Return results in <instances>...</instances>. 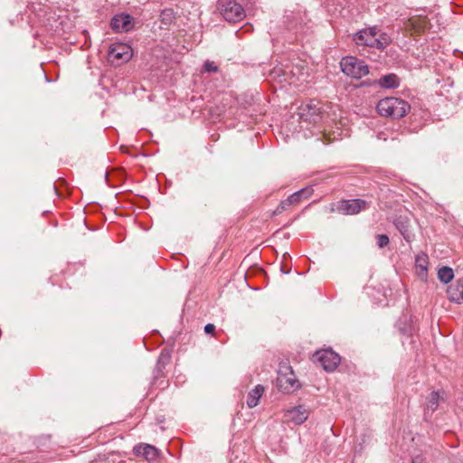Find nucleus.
<instances>
[{
	"label": "nucleus",
	"instance_id": "nucleus-1",
	"mask_svg": "<svg viewBox=\"0 0 463 463\" xmlns=\"http://www.w3.org/2000/svg\"><path fill=\"white\" fill-rule=\"evenodd\" d=\"M376 27H369L356 33L353 40L356 45H363L379 50L384 49L391 43V38L386 33H379Z\"/></svg>",
	"mask_w": 463,
	"mask_h": 463
},
{
	"label": "nucleus",
	"instance_id": "nucleus-2",
	"mask_svg": "<svg viewBox=\"0 0 463 463\" xmlns=\"http://www.w3.org/2000/svg\"><path fill=\"white\" fill-rule=\"evenodd\" d=\"M376 109L381 116L402 118L410 111L411 105L402 99L388 97L381 99Z\"/></svg>",
	"mask_w": 463,
	"mask_h": 463
},
{
	"label": "nucleus",
	"instance_id": "nucleus-3",
	"mask_svg": "<svg viewBox=\"0 0 463 463\" xmlns=\"http://www.w3.org/2000/svg\"><path fill=\"white\" fill-rule=\"evenodd\" d=\"M342 71L354 79H361L369 73V68L364 61L354 56L344 57L340 61Z\"/></svg>",
	"mask_w": 463,
	"mask_h": 463
},
{
	"label": "nucleus",
	"instance_id": "nucleus-4",
	"mask_svg": "<svg viewBox=\"0 0 463 463\" xmlns=\"http://www.w3.org/2000/svg\"><path fill=\"white\" fill-rule=\"evenodd\" d=\"M218 9L223 18L231 23L241 21L245 16L243 7L233 0H219Z\"/></svg>",
	"mask_w": 463,
	"mask_h": 463
},
{
	"label": "nucleus",
	"instance_id": "nucleus-5",
	"mask_svg": "<svg viewBox=\"0 0 463 463\" xmlns=\"http://www.w3.org/2000/svg\"><path fill=\"white\" fill-rule=\"evenodd\" d=\"M340 356L331 349L317 351L313 354L314 363L321 365L326 371H334L340 363Z\"/></svg>",
	"mask_w": 463,
	"mask_h": 463
},
{
	"label": "nucleus",
	"instance_id": "nucleus-6",
	"mask_svg": "<svg viewBox=\"0 0 463 463\" xmlns=\"http://www.w3.org/2000/svg\"><path fill=\"white\" fill-rule=\"evenodd\" d=\"M277 383L278 386L285 392H292L299 387L298 381L288 366L280 367Z\"/></svg>",
	"mask_w": 463,
	"mask_h": 463
},
{
	"label": "nucleus",
	"instance_id": "nucleus-7",
	"mask_svg": "<svg viewBox=\"0 0 463 463\" xmlns=\"http://www.w3.org/2000/svg\"><path fill=\"white\" fill-rule=\"evenodd\" d=\"M109 57L112 61H128L132 57V49L126 43H114L109 47Z\"/></svg>",
	"mask_w": 463,
	"mask_h": 463
},
{
	"label": "nucleus",
	"instance_id": "nucleus-8",
	"mask_svg": "<svg viewBox=\"0 0 463 463\" xmlns=\"http://www.w3.org/2000/svg\"><path fill=\"white\" fill-rule=\"evenodd\" d=\"M366 208L367 203L361 199L344 200L336 205V211L343 214H356Z\"/></svg>",
	"mask_w": 463,
	"mask_h": 463
},
{
	"label": "nucleus",
	"instance_id": "nucleus-9",
	"mask_svg": "<svg viewBox=\"0 0 463 463\" xmlns=\"http://www.w3.org/2000/svg\"><path fill=\"white\" fill-rule=\"evenodd\" d=\"M323 113L324 109L320 105V102L317 100H311L302 109L300 117L305 120L317 123L322 118Z\"/></svg>",
	"mask_w": 463,
	"mask_h": 463
},
{
	"label": "nucleus",
	"instance_id": "nucleus-10",
	"mask_svg": "<svg viewBox=\"0 0 463 463\" xmlns=\"http://www.w3.org/2000/svg\"><path fill=\"white\" fill-rule=\"evenodd\" d=\"M308 418V411L303 405H298L285 411L284 419L286 421L300 425Z\"/></svg>",
	"mask_w": 463,
	"mask_h": 463
},
{
	"label": "nucleus",
	"instance_id": "nucleus-11",
	"mask_svg": "<svg viewBox=\"0 0 463 463\" xmlns=\"http://www.w3.org/2000/svg\"><path fill=\"white\" fill-rule=\"evenodd\" d=\"M110 25L116 33H127L133 28V18L127 14H116L112 18Z\"/></svg>",
	"mask_w": 463,
	"mask_h": 463
},
{
	"label": "nucleus",
	"instance_id": "nucleus-12",
	"mask_svg": "<svg viewBox=\"0 0 463 463\" xmlns=\"http://www.w3.org/2000/svg\"><path fill=\"white\" fill-rule=\"evenodd\" d=\"M135 455L142 456L148 461L155 460L158 456V450L156 447L149 444H139L134 447Z\"/></svg>",
	"mask_w": 463,
	"mask_h": 463
},
{
	"label": "nucleus",
	"instance_id": "nucleus-13",
	"mask_svg": "<svg viewBox=\"0 0 463 463\" xmlns=\"http://www.w3.org/2000/svg\"><path fill=\"white\" fill-rule=\"evenodd\" d=\"M444 394V392H431L430 393L427 398L425 414H428L430 411L432 413L438 409L439 402L445 400Z\"/></svg>",
	"mask_w": 463,
	"mask_h": 463
},
{
	"label": "nucleus",
	"instance_id": "nucleus-14",
	"mask_svg": "<svg viewBox=\"0 0 463 463\" xmlns=\"http://www.w3.org/2000/svg\"><path fill=\"white\" fill-rule=\"evenodd\" d=\"M264 387L260 384H258L252 389L247 395V406L249 408H254L259 404L260 399L264 393Z\"/></svg>",
	"mask_w": 463,
	"mask_h": 463
},
{
	"label": "nucleus",
	"instance_id": "nucleus-15",
	"mask_svg": "<svg viewBox=\"0 0 463 463\" xmlns=\"http://www.w3.org/2000/svg\"><path fill=\"white\" fill-rule=\"evenodd\" d=\"M428 256L425 253L418 254L415 258V267L420 279L425 280L428 270Z\"/></svg>",
	"mask_w": 463,
	"mask_h": 463
},
{
	"label": "nucleus",
	"instance_id": "nucleus-16",
	"mask_svg": "<svg viewBox=\"0 0 463 463\" xmlns=\"http://www.w3.org/2000/svg\"><path fill=\"white\" fill-rule=\"evenodd\" d=\"M313 194V189L311 187H306L303 188L291 195H289L288 202L291 203V205H297L303 199H307L311 196Z\"/></svg>",
	"mask_w": 463,
	"mask_h": 463
},
{
	"label": "nucleus",
	"instance_id": "nucleus-17",
	"mask_svg": "<svg viewBox=\"0 0 463 463\" xmlns=\"http://www.w3.org/2000/svg\"><path fill=\"white\" fill-rule=\"evenodd\" d=\"M449 300L461 303L463 302V285L457 283L456 285L449 286L447 290Z\"/></svg>",
	"mask_w": 463,
	"mask_h": 463
},
{
	"label": "nucleus",
	"instance_id": "nucleus-18",
	"mask_svg": "<svg viewBox=\"0 0 463 463\" xmlns=\"http://www.w3.org/2000/svg\"><path fill=\"white\" fill-rule=\"evenodd\" d=\"M378 84L384 89H394L399 86V79L397 75L390 73L381 77L378 80Z\"/></svg>",
	"mask_w": 463,
	"mask_h": 463
},
{
	"label": "nucleus",
	"instance_id": "nucleus-19",
	"mask_svg": "<svg viewBox=\"0 0 463 463\" xmlns=\"http://www.w3.org/2000/svg\"><path fill=\"white\" fill-rule=\"evenodd\" d=\"M438 278L442 283H449L454 278V272L451 268L442 267L438 270Z\"/></svg>",
	"mask_w": 463,
	"mask_h": 463
},
{
	"label": "nucleus",
	"instance_id": "nucleus-20",
	"mask_svg": "<svg viewBox=\"0 0 463 463\" xmlns=\"http://www.w3.org/2000/svg\"><path fill=\"white\" fill-rule=\"evenodd\" d=\"M409 22L410 24L413 27V29L418 33L423 31L427 26V22L425 18H411Z\"/></svg>",
	"mask_w": 463,
	"mask_h": 463
},
{
	"label": "nucleus",
	"instance_id": "nucleus-21",
	"mask_svg": "<svg viewBox=\"0 0 463 463\" xmlns=\"http://www.w3.org/2000/svg\"><path fill=\"white\" fill-rule=\"evenodd\" d=\"M395 224H396L397 229L400 231L401 234L404 238V240H406L407 241H411V234L409 231L406 223L403 222H401V221H397Z\"/></svg>",
	"mask_w": 463,
	"mask_h": 463
},
{
	"label": "nucleus",
	"instance_id": "nucleus-22",
	"mask_svg": "<svg viewBox=\"0 0 463 463\" xmlns=\"http://www.w3.org/2000/svg\"><path fill=\"white\" fill-rule=\"evenodd\" d=\"M174 18V13L171 9H165L160 14L161 23L164 25H169Z\"/></svg>",
	"mask_w": 463,
	"mask_h": 463
},
{
	"label": "nucleus",
	"instance_id": "nucleus-23",
	"mask_svg": "<svg viewBox=\"0 0 463 463\" xmlns=\"http://www.w3.org/2000/svg\"><path fill=\"white\" fill-rule=\"evenodd\" d=\"M292 206L291 203L288 202V198L286 200H283L276 208L274 211V214H280L284 211H286L288 207Z\"/></svg>",
	"mask_w": 463,
	"mask_h": 463
},
{
	"label": "nucleus",
	"instance_id": "nucleus-24",
	"mask_svg": "<svg viewBox=\"0 0 463 463\" xmlns=\"http://www.w3.org/2000/svg\"><path fill=\"white\" fill-rule=\"evenodd\" d=\"M390 242V240H389V237L385 234H380V235H377V244L379 246V248H383L385 246H387Z\"/></svg>",
	"mask_w": 463,
	"mask_h": 463
},
{
	"label": "nucleus",
	"instance_id": "nucleus-25",
	"mask_svg": "<svg viewBox=\"0 0 463 463\" xmlns=\"http://www.w3.org/2000/svg\"><path fill=\"white\" fill-rule=\"evenodd\" d=\"M203 70L206 72H216L218 71V67L214 62L207 61L203 65Z\"/></svg>",
	"mask_w": 463,
	"mask_h": 463
},
{
	"label": "nucleus",
	"instance_id": "nucleus-26",
	"mask_svg": "<svg viewBox=\"0 0 463 463\" xmlns=\"http://www.w3.org/2000/svg\"><path fill=\"white\" fill-rule=\"evenodd\" d=\"M215 331V326L213 324H207L204 326V332L206 334H213Z\"/></svg>",
	"mask_w": 463,
	"mask_h": 463
},
{
	"label": "nucleus",
	"instance_id": "nucleus-27",
	"mask_svg": "<svg viewBox=\"0 0 463 463\" xmlns=\"http://www.w3.org/2000/svg\"><path fill=\"white\" fill-rule=\"evenodd\" d=\"M412 463H421V461H420V460H419L418 458H416V459H413V460H412Z\"/></svg>",
	"mask_w": 463,
	"mask_h": 463
}]
</instances>
